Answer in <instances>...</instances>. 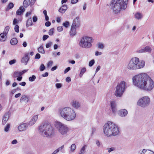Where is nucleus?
<instances>
[{
	"label": "nucleus",
	"instance_id": "15",
	"mask_svg": "<svg viewBox=\"0 0 154 154\" xmlns=\"http://www.w3.org/2000/svg\"><path fill=\"white\" fill-rule=\"evenodd\" d=\"M28 53H26L25 54L24 56L22 58L21 60V62L22 63H24L26 65L27 64L29 60L28 57Z\"/></svg>",
	"mask_w": 154,
	"mask_h": 154
},
{
	"label": "nucleus",
	"instance_id": "24",
	"mask_svg": "<svg viewBox=\"0 0 154 154\" xmlns=\"http://www.w3.org/2000/svg\"><path fill=\"white\" fill-rule=\"evenodd\" d=\"M135 18L137 20H140L142 19L143 17V14L139 12H137L134 15Z\"/></svg>",
	"mask_w": 154,
	"mask_h": 154
},
{
	"label": "nucleus",
	"instance_id": "17",
	"mask_svg": "<svg viewBox=\"0 0 154 154\" xmlns=\"http://www.w3.org/2000/svg\"><path fill=\"white\" fill-rule=\"evenodd\" d=\"M70 104L74 108L78 109L80 107L79 103L75 100L72 101L70 103Z\"/></svg>",
	"mask_w": 154,
	"mask_h": 154
},
{
	"label": "nucleus",
	"instance_id": "28",
	"mask_svg": "<svg viewBox=\"0 0 154 154\" xmlns=\"http://www.w3.org/2000/svg\"><path fill=\"white\" fill-rule=\"evenodd\" d=\"M30 4V0H25L23 2V5L25 8L27 7Z\"/></svg>",
	"mask_w": 154,
	"mask_h": 154
},
{
	"label": "nucleus",
	"instance_id": "27",
	"mask_svg": "<svg viewBox=\"0 0 154 154\" xmlns=\"http://www.w3.org/2000/svg\"><path fill=\"white\" fill-rule=\"evenodd\" d=\"M32 22L31 18H29L26 22V27H28L29 26H32Z\"/></svg>",
	"mask_w": 154,
	"mask_h": 154
},
{
	"label": "nucleus",
	"instance_id": "21",
	"mask_svg": "<svg viewBox=\"0 0 154 154\" xmlns=\"http://www.w3.org/2000/svg\"><path fill=\"white\" fill-rule=\"evenodd\" d=\"M9 118V116L8 114H6L4 116L2 120V124L5 125L8 120Z\"/></svg>",
	"mask_w": 154,
	"mask_h": 154
},
{
	"label": "nucleus",
	"instance_id": "42",
	"mask_svg": "<svg viewBox=\"0 0 154 154\" xmlns=\"http://www.w3.org/2000/svg\"><path fill=\"white\" fill-rule=\"evenodd\" d=\"M19 27L18 25H15L14 26V28L15 31L16 32H17V33L19 32Z\"/></svg>",
	"mask_w": 154,
	"mask_h": 154
},
{
	"label": "nucleus",
	"instance_id": "53",
	"mask_svg": "<svg viewBox=\"0 0 154 154\" xmlns=\"http://www.w3.org/2000/svg\"><path fill=\"white\" fill-rule=\"evenodd\" d=\"M49 37V36L47 35H44L42 39L43 41L46 40Z\"/></svg>",
	"mask_w": 154,
	"mask_h": 154
},
{
	"label": "nucleus",
	"instance_id": "44",
	"mask_svg": "<svg viewBox=\"0 0 154 154\" xmlns=\"http://www.w3.org/2000/svg\"><path fill=\"white\" fill-rule=\"evenodd\" d=\"M95 61L94 60H91L89 63V66H92L94 63Z\"/></svg>",
	"mask_w": 154,
	"mask_h": 154
},
{
	"label": "nucleus",
	"instance_id": "33",
	"mask_svg": "<svg viewBox=\"0 0 154 154\" xmlns=\"http://www.w3.org/2000/svg\"><path fill=\"white\" fill-rule=\"evenodd\" d=\"M10 29V27L8 26H6L5 28L4 32L3 33L5 34L6 35H7V33H8L9 30Z\"/></svg>",
	"mask_w": 154,
	"mask_h": 154
},
{
	"label": "nucleus",
	"instance_id": "46",
	"mask_svg": "<svg viewBox=\"0 0 154 154\" xmlns=\"http://www.w3.org/2000/svg\"><path fill=\"white\" fill-rule=\"evenodd\" d=\"M76 148L75 145V144L72 145L71 147V151L72 152L74 151Z\"/></svg>",
	"mask_w": 154,
	"mask_h": 154
},
{
	"label": "nucleus",
	"instance_id": "54",
	"mask_svg": "<svg viewBox=\"0 0 154 154\" xmlns=\"http://www.w3.org/2000/svg\"><path fill=\"white\" fill-rule=\"evenodd\" d=\"M18 23V20L16 19H14L13 21V24L14 25H16Z\"/></svg>",
	"mask_w": 154,
	"mask_h": 154
},
{
	"label": "nucleus",
	"instance_id": "60",
	"mask_svg": "<svg viewBox=\"0 0 154 154\" xmlns=\"http://www.w3.org/2000/svg\"><path fill=\"white\" fill-rule=\"evenodd\" d=\"M48 73L47 72H46L44 74H42V76L43 77H45L48 76Z\"/></svg>",
	"mask_w": 154,
	"mask_h": 154
},
{
	"label": "nucleus",
	"instance_id": "11",
	"mask_svg": "<svg viewBox=\"0 0 154 154\" xmlns=\"http://www.w3.org/2000/svg\"><path fill=\"white\" fill-rule=\"evenodd\" d=\"M27 123H20L17 127V129L19 132H21L26 131L28 127Z\"/></svg>",
	"mask_w": 154,
	"mask_h": 154
},
{
	"label": "nucleus",
	"instance_id": "3",
	"mask_svg": "<svg viewBox=\"0 0 154 154\" xmlns=\"http://www.w3.org/2000/svg\"><path fill=\"white\" fill-rule=\"evenodd\" d=\"M38 132L43 137L51 138L54 134V130L50 123L45 122L42 123L38 127Z\"/></svg>",
	"mask_w": 154,
	"mask_h": 154
},
{
	"label": "nucleus",
	"instance_id": "34",
	"mask_svg": "<svg viewBox=\"0 0 154 154\" xmlns=\"http://www.w3.org/2000/svg\"><path fill=\"white\" fill-rule=\"evenodd\" d=\"M97 44L98 48L101 49H103L104 48V45L103 43L100 42H99Z\"/></svg>",
	"mask_w": 154,
	"mask_h": 154
},
{
	"label": "nucleus",
	"instance_id": "13",
	"mask_svg": "<svg viewBox=\"0 0 154 154\" xmlns=\"http://www.w3.org/2000/svg\"><path fill=\"white\" fill-rule=\"evenodd\" d=\"M80 25V20L79 17H77L73 21L72 26L78 28L79 26Z\"/></svg>",
	"mask_w": 154,
	"mask_h": 154
},
{
	"label": "nucleus",
	"instance_id": "47",
	"mask_svg": "<svg viewBox=\"0 0 154 154\" xmlns=\"http://www.w3.org/2000/svg\"><path fill=\"white\" fill-rule=\"evenodd\" d=\"M14 4L12 3H10L8 5L7 8L11 9L14 7Z\"/></svg>",
	"mask_w": 154,
	"mask_h": 154
},
{
	"label": "nucleus",
	"instance_id": "39",
	"mask_svg": "<svg viewBox=\"0 0 154 154\" xmlns=\"http://www.w3.org/2000/svg\"><path fill=\"white\" fill-rule=\"evenodd\" d=\"M145 48H141L140 49L137 50V53H145Z\"/></svg>",
	"mask_w": 154,
	"mask_h": 154
},
{
	"label": "nucleus",
	"instance_id": "12",
	"mask_svg": "<svg viewBox=\"0 0 154 154\" xmlns=\"http://www.w3.org/2000/svg\"><path fill=\"white\" fill-rule=\"evenodd\" d=\"M60 112L61 117L67 120V107H66L60 109Z\"/></svg>",
	"mask_w": 154,
	"mask_h": 154
},
{
	"label": "nucleus",
	"instance_id": "64",
	"mask_svg": "<svg viewBox=\"0 0 154 154\" xmlns=\"http://www.w3.org/2000/svg\"><path fill=\"white\" fill-rule=\"evenodd\" d=\"M32 20L33 22H36L37 20V18L36 16H34L33 17Z\"/></svg>",
	"mask_w": 154,
	"mask_h": 154
},
{
	"label": "nucleus",
	"instance_id": "10",
	"mask_svg": "<svg viewBox=\"0 0 154 154\" xmlns=\"http://www.w3.org/2000/svg\"><path fill=\"white\" fill-rule=\"evenodd\" d=\"M75 117L76 113L74 110L68 107V121L74 119Z\"/></svg>",
	"mask_w": 154,
	"mask_h": 154
},
{
	"label": "nucleus",
	"instance_id": "30",
	"mask_svg": "<svg viewBox=\"0 0 154 154\" xmlns=\"http://www.w3.org/2000/svg\"><path fill=\"white\" fill-rule=\"evenodd\" d=\"M10 124L9 123H8L6 124V125L5 127L4 128V131L5 132H9V129L10 127Z\"/></svg>",
	"mask_w": 154,
	"mask_h": 154
},
{
	"label": "nucleus",
	"instance_id": "5",
	"mask_svg": "<svg viewBox=\"0 0 154 154\" xmlns=\"http://www.w3.org/2000/svg\"><path fill=\"white\" fill-rule=\"evenodd\" d=\"M145 64L144 60L140 61L138 57H134L129 60L127 68L130 71L135 70L143 68L144 67Z\"/></svg>",
	"mask_w": 154,
	"mask_h": 154
},
{
	"label": "nucleus",
	"instance_id": "48",
	"mask_svg": "<svg viewBox=\"0 0 154 154\" xmlns=\"http://www.w3.org/2000/svg\"><path fill=\"white\" fill-rule=\"evenodd\" d=\"M64 148V145H63L61 146L60 147L58 148L57 149L58 150L59 152L60 151H63Z\"/></svg>",
	"mask_w": 154,
	"mask_h": 154
},
{
	"label": "nucleus",
	"instance_id": "1",
	"mask_svg": "<svg viewBox=\"0 0 154 154\" xmlns=\"http://www.w3.org/2000/svg\"><path fill=\"white\" fill-rule=\"evenodd\" d=\"M133 84L138 88L147 91H150L154 87V82L145 73L136 75L132 78Z\"/></svg>",
	"mask_w": 154,
	"mask_h": 154
},
{
	"label": "nucleus",
	"instance_id": "40",
	"mask_svg": "<svg viewBox=\"0 0 154 154\" xmlns=\"http://www.w3.org/2000/svg\"><path fill=\"white\" fill-rule=\"evenodd\" d=\"M45 66L43 64H42L41 65L40 67V70L41 71H44L45 69Z\"/></svg>",
	"mask_w": 154,
	"mask_h": 154
},
{
	"label": "nucleus",
	"instance_id": "32",
	"mask_svg": "<svg viewBox=\"0 0 154 154\" xmlns=\"http://www.w3.org/2000/svg\"><path fill=\"white\" fill-rule=\"evenodd\" d=\"M38 52L41 54H44L45 53V51L44 50L43 47L41 45L38 49Z\"/></svg>",
	"mask_w": 154,
	"mask_h": 154
},
{
	"label": "nucleus",
	"instance_id": "16",
	"mask_svg": "<svg viewBox=\"0 0 154 154\" xmlns=\"http://www.w3.org/2000/svg\"><path fill=\"white\" fill-rule=\"evenodd\" d=\"M128 113L127 111L125 109H121L118 112V115L121 117L126 116L127 115Z\"/></svg>",
	"mask_w": 154,
	"mask_h": 154
},
{
	"label": "nucleus",
	"instance_id": "41",
	"mask_svg": "<svg viewBox=\"0 0 154 154\" xmlns=\"http://www.w3.org/2000/svg\"><path fill=\"white\" fill-rule=\"evenodd\" d=\"M54 29L53 28L50 29L48 32L49 35H52L54 32Z\"/></svg>",
	"mask_w": 154,
	"mask_h": 154
},
{
	"label": "nucleus",
	"instance_id": "45",
	"mask_svg": "<svg viewBox=\"0 0 154 154\" xmlns=\"http://www.w3.org/2000/svg\"><path fill=\"white\" fill-rule=\"evenodd\" d=\"M53 62L52 61H49L47 64V67L48 68H50L52 65Z\"/></svg>",
	"mask_w": 154,
	"mask_h": 154
},
{
	"label": "nucleus",
	"instance_id": "56",
	"mask_svg": "<svg viewBox=\"0 0 154 154\" xmlns=\"http://www.w3.org/2000/svg\"><path fill=\"white\" fill-rule=\"evenodd\" d=\"M102 54V53L101 52H99L98 51H96L95 52V55L96 56H98L99 55H100Z\"/></svg>",
	"mask_w": 154,
	"mask_h": 154
},
{
	"label": "nucleus",
	"instance_id": "7",
	"mask_svg": "<svg viewBox=\"0 0 154 154\" xmlns=\"http://www.w3.org/2000/svg\"><path fill=\"white\" fill-rule=\"evenodd\" d=\"M93 39L92 37L83 36L79 43V46L84 48H89L92 46Z\"/></svg>",
	"mask_w": 154,
	"mask_h": 154
},
{
	"label": "nucleus",
	"instance_id": "26",
	"mask_svg": "<svg viewBox=\"0 0 154 154\" xmlns=\"http://www.w3.org/2000/svg\"><path fill=\"white\" fill-rule=\"evenodd\" d=\"M67 7L66 5H63L59 9V11L61 13H64L66 10Z\"/></svg>",
	"mask_w": 154,
	"mask_h": 154
},
{
	"label": "nucleus",
	"instance_id": "61",
	"mask_svg": "<svg viewBox=\"0 0 154 154\" xmlns=\"http://www.w3.org/2000/svg\"><path fill=\"white\" fill-rule=\"evenodd\" d=\"M17 143V141L16 139L14 140L11 142V143L12 144H16Z\"/></svg>",
	"mask_w": 154,
	"mask_h": 154
},
{
	"label": "nucleus",
	"instance_id": "62",
	"mask_svg": "<svg viewBox=\"0 0 154 154\" xmlns=\"http://www.w3.org/2000/svg\"><path fill=\"white\" fill-rule=\"evenodd\" d=\"M19 85L23 86H24L26 85V83L25 82H23L19 83Z\"/></svg>",
	"mask_w": 154,
	"mask_h": 154
},
{
	"label": "nucleus",
	"instance_id": "14",
	"mask_svg": "<svg viewBox=\"0 0 154 154\" xmlns=\"http://www.w3.org/2000/svg\"><path fill=\"white\" fill-rule=\"evenodd\" d=\"M38 115L34 116L29 122L28 124L29 126H31L34 125L36 122L38 118Z\"/></svg>",
	"mask_w": 154,
	"mask_h": 154
},
{
	"label": "nucleus",
	"instance_id": "52",
	"mask_svg": "<svg viewBox=\"0 0 154 154\" xmlns=\"http://www.w3.org/2000/svg\"><path fill=\"white\" fill-rule=\"evenodd\" d=\"M16 62V60H12L9 61V64L11 65L15 63Z\"/></svg>",
	"mask_w": 154,
	"mask_h": 154
},
{
	"label": "nucleus",
	"instance_id": "50",
	"mask_svg": "<svg viewBox=\"0 0 154 154\" xmlns=\"http://www.w3.org/2000/svg\"><path fill=\"white\" fill-rule=\"evenodd\" d=\"M56 88L57 89L60 88L62 86V84L60 83H57L55 85Z\"/></svg>",
	"mask_w": 154,
	"mask_h": 154
},
{
	"label": "nucleus",
	"instance_id": "63",
	"mask_svg": "<svg viewBox=\"0 0 154 154\" xmlns=\"http://www.w3.org/2000/svg\"><path fill=\"white\" fill-rule=\"evenodd\" d=\"M28 69L24 70L20 72V74H21V75H22L23 74L26 72L28 71Z\"/></svg>",
	"mask_w": 154,
	"mask_h": 154
},
{
	"label": "nucleus",
	"instance_id": "59",
	"mask_svg": "<svg viewBox=\"0 0 154 154\" xmlns=\"http://www.w3.org/2000/svg\"><path fill=\"white\" fill-rule=\"evenodd\" d=\"M51 24V23L49 21H47L45 23V26H49Z\"/></svg>",
	"mask_w": 154,
	"mask_h": 154
},
{
	"label": "nucleus",
	"instance_id": "55",
	"mask_svg": "<svg viewBox=\"0 0 154 154\" xmlns=\"http://www.w3.org/2000/svg\"><path fill=\"white\" fill-rule=\"evenodd\" d=\"M41 56L40 54H37L36 55H35V59H39L40 58Z\"/></svg>",
	"mask_w": 154,
	"mask_h": 154
},
{
	"label": "nucleus",
	"instance_id": "8",
	"mask_svg": "<svg viewBox=\"0 0 154 154\" xmlns=\"http://www.w3.org/2000/svg\"><path fill=\"white\" fill-rule=\"evenodd\" d=\"M150 103L149 97L145 96L140 98L137 102V105L142 108H145L148 106Z\"/></svg>",
	"mask_w": 154,
	"mask_h": 154
},
{
	"label": "nucleus",
	"instance_id": "58",
	"mask_svg": "<svg viewBox=\"0 0 154 154\" xmlns=\"http://www.w3.org/2000/svg\"><path fill=\"white\" fill-rule=\"evenodd\" d=\"M78 2V0H71V3L72 4H74Z\"/></svg>",
	"mask_w": 154,
	"mask_h": 154
},
{
	"label": "nucleus",
	"instance_id": "49",
	"mask_svg": "<svg viewBox=\"0 0 154 154\" xmlns=\"http://www.w3.org/2000/svg\"><path fill=\"white\" fill-rule=\"evenodd\" d=\"M64 148V145H63L61 146L60 147L58 148L57 149L58 150L59 152L60 151H63Z\"/></svg>",
	"mask_w": 154,
	"mask_h": 154
},
{
	"label": "nucleus",
	"instance_id": "19",
	"mask_svg": "<svg viewBox=\"0 0 154 154\" xmlns=\"http://www.w3.org/2000/svg\"><path fill=\"white\" fill-rule=\"evenodd\" d=\"M76 27L71 26V29L69 31L70 35L71 36H74L76 35Z\"/></svg>",
	"mask_w": 154,
	"mask_h": 154
},
{
	"label": "nucleus",
	"instance_id": "18",
	"mask_svg": "<svg viewBox=\"0 0 154 154\" xmlns=\"http://www.w3.org/2000/svg\"><path fill=\"white\" fill-rule=\"evenodd\" d=\"M29 99V97L27 95L24 94L22 95L21 97L20 101L21 103L24 102L27 103L28 102Z\"/></svg>",
	"mask_w": 154,
	"mask_h": 154
},
{
	"label": "nucleus",
	"instance_id": "9",
	"mask_svg": "<svg viewBox=\"0 0 154 154\" xmlns=\"http://www.w3.org/2000/svg\"><path fill=\"white\" fill-rule=\"evenodd\" d=\"M55 127L58 131L62 135L66 134L67 132V126L59 122L55 123Z\"/></svg>",
	"mask_w": 154,
	"mask_h": 154
},
{
	"label": "nucleus",
	"instance_id": "37",
	"mask_svg": "<svg viewBox=\"0 0 154 154\" xmlns=\"http://www.w3.org/2000/svg\"><path fill=\"white\" fill-rule=\"evenodd\" d=\"M145 52H150L151 51L152 49L149 46H146L145 47Z\"/></svg>",
	"mask_w": 154,
	"mask_h": 154
},
{
	"label": "nucleus",
	"instance_id": "38",
	"mask_svg": "<svg viewBox=\"0 0 154 154\" xmlns=\"http://www.w3.org/2000/svg\"><path fill=\"white\" fill-rule=\"evenodd\" d=\"M85 146H84L80 150V154H84L85 150Z\"/></svg>",
	"mask_w": 154,
	"mask_h": 154
},
{
	"label": "nucleus",
	"instance_id": "23",
	"mask_svg": "<svg viewBox=\"0 0 154 154\" xmlns=\"http://www.w3.org/2000/svg\"><path fill=\"white\" fill-rule=\"evenodd\" d=\"M142 154H151L153 152L152 151L146 149H143V150H140L139 151Z\"/></svg>",
	"mask_w": 154,
	"mask_h": 154
},
{
	"label": "nucleus",
	"instance_id": "51",
	"mask_svg": "<svg viewBox=\"0 0 154 154\" xmlns=\"http://www.w3.org/2000/svg\"><path fill=\"white\" fill-rule=\"evenodd\" d=\"M108 150V152L109 153L110 152H111L113 151L115 149L114 147H112L109 148L107 149Z\"/></svg>",
	"mask_w": 154,
	"mask_h": 154
},
{
	"label": "nucleus",
	"instance_id": "2",
	"mask_svg": "<svg viewBox=\"0 0 154 154\" xmlns=\"http://www.w3.org/2000/svg\"><path fill=\"white\" fill-rule=\"evenodd\" d=\"M103 130L105 135L107 137L115 136L120 133L119 128L117 124L110 121L104 124Z\"/></svg>",
	"mask_w": 154,
	"mask_h": 154
},
{
	"label": "nucleus",
	"instance_id": "22",
	"mask_svg": "<svg viewBox=\"0 0 154 154\" xmlns=\"http://www.w3.org/2000/svg\"><path fill=\"white\" fill-rule=\"evenodd\" d=\"M25 10V9L23 6L20 7V8L17 11L16 14L17 15H20L23 13Z\"/></svg>",
	"mask_w": 154,
	"mask_h": 154
},
{
	"label": "nucleus",
	"instance_id": "31",
	"mask_svg": "<svg viewBox=\"0 0 154 154\" xmlns=\"http://www.w3.org/2000/svg\"><path fill=\"white\" fill-rule=\"evenodd\" d=\"M20 76H21L20 72L17 71H15L13 74V77L15 78Z\"/></svg>",
	"mask_w": 154,
	"mask_h": 154
},
{
	"label": "nucleus",
	"instance_id": "57",
	"mask_svg": "<svg viewBox=\"0 0 154 154\" xmlns=\"http://www.w3.org/2000/svg\"><path fill=\"white\" fill-rule=\"evenodd\" d=\"M57 29L58 32H61L63 30V28L62 26H58L57 27Z\"/></svg>",
	"mask_w": 154,
	"mask_h": 154
},
{
	"label": "nucleus",
	"instance_id": "20",
	"mask_svg": "<svg viewBox=\"0 0 154 154\" xmlns=\"http://www.w3.org/2000/svg\"><path fill=\"white\" fill-rule=\"evenodd\" d=\"M110 105L111 106V108L112 112L115 113L116 111V103L115 101H112L110 103Z\"/></svg>",
	"mask_w": 154,
	"mask_h": 154
},
{
	"label": "nucleus",
	"instance_id": "4",
	"mask_svg": "<svg viewBox=\"0 0 154 154\" xmlns=\"http://www.w3.org/2000/svg\"><path fill=\"white\" fill-rule=\"evenodd\" d=\"M128 0H112L110 5L111 9L115 14L124 10L127 7Z\"/></svg>",
	"mask_w": 154,
	"mask_h": 154
},
{
	"label": "nucleus",
	"instance_id": "43",
	"mask_svg": "<svg viewBox=\"0 0 154 154\" xmlns=\"http://www.w3.org/2000/svg\"><path fill=\"white\" fill-rule=\"evenodd\" d=\"M53 43L52 42H48L46 45V47L47 48H48L50 47L52 45Z\"/></svg>",
	"mask_w": 154,
	"mask_h": 154
},
{
	"label": "nucleus",
	"instance_id": "36",
	"mask_svg": "<svg viewBox=\"0 0 154 154\" xmlns=\"http://www.w3.org/2000/svg\"><path fill=\"white\" fill-rule=\"evenodd\" d=\"M86 71V69L85 68H83L81 70V72L79 74L80 76H82L84 73Z\"/></svg>",
	"mask_w": 154,
	"mask_h": 154
},
{
	"label": "nucleus",
	"instance_id": "6",
	"mask_svg": "<svg viewBox=\"0 0 154 154\" xmlns=\"http://www.w3.org/2000/svg\"><path fill=\"white\" fill-rule=\"evenodd\" d=\"M127 83L126 82L122 80L119 83L116 87V91L115 93V95L117 97H121L125 91Z\"/></svg>",
	"mask_w": 154,
	"mask_h": 154
},
{
	"label": "nucleus",
	"instance_id": "29",
	"mask_svg": "<svg viewBox=\"0 0 154 154\" xmlns=\"http://www.w3.org/2000/svg\"><path fill=\"white\" fill-rule=\"evenodd\" d=\"M18 42V41L16 38H12L10 41V43L11 45H16Z\"/></svg>",
	"mask_w": 154,
	"mask_h": 154
},
{
	"label": "nucleus",
	"instance_id": "25",
	"mask_svg": "<svg viewBox=\"0 0 154 154\" xmlns=\"http://www.w3.org/2000/svg\"><path fill=\"white\" fill-rule=\"evenodd\" d=\"M6 38L7 35L3 33H2L0 34V41H5L6 39Z\"/></svg>",
	"mask_w": 154,
	"mask_h": 154
},
{
	"label": "nucleus",
	"instance_id": "35",
	"mask_svg": "<svg viewBox=\"0 0 154 154\" xmlns=\"http://www.w3.org/2000/svg\"><path fill=\"white\" fill-rule=\"evenodd\" d=\"M36 78V77L35 75H32V76H30L29 78V80L30 82H33L35 80Z\"/></svg>",
	"mask_w": 154,
	"mask_h": 154
}]
</instances>
